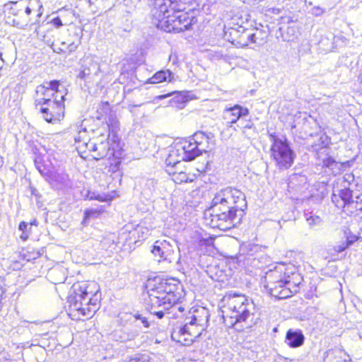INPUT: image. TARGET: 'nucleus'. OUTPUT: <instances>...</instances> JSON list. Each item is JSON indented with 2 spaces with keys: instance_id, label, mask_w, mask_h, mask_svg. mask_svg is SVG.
I'll list each match as a JSON object with an SVG mask.
<instances>
[{
  "instance_id": "10",
  "label": "nucleus",
  "mask_w": 362,
  "mask_h": 362,
  "mask_svg": "<svg viewBox=\"0 0 362 362\" xmlns=\"http://www.w3.org/2000/svg\"><path fill=\"white\" fill-rule=\"evenodd\" d=\"M78 78L86 83L97 82L101 77L99 59L95 56H86L82 61Z\"/></svg>"
},
{
  "instance_id": "27",
  "label": "nucleus",
  "mask_w": 362,
  "mask_h": 362,
  "mask_svg": "<svg viewBox=\"0 0 362 362\" xmlns=\"http://www.w3.org/2000/svg\"><path fill=\"white\" fill-rule=\"evenodd\" d=\"M180 153L177 151L175 146L170 151L168 157L165 160L166 169L174 170L177 168V165L180 164L182 159L180 158Z\"/></svg>"
},
{
  "instance_id": "22",
  "label": "nucleus",
  "mask_w": 362,
  "mask_h": 362,
  "mask_svg": "<svg viewBox=\"0 0 362 362\" xmlns=\"http://www.w3.org/2000/svg\"><path fill=\"white\" fill-rule=\"evenodd\" d=\"M349 356L341 349L329 350L326 352L324 362H346Z\"/></svg>"
},
{
  "instance_id": "20",
  "label": "nucleus",
  "mask_w": 362,
  "mask_h": 362,
  "mask_svg": "<svg viewBox=\"0 0 362 362\" xmlns=\"http://www.w3.org/2000/svg\"><path fill=\"white\" fill-rule=\"evenodd\" d=\"M305 341V337L300 329H290L287 331L285 338V342L291 348H298L301 346Z\"/></svg>"
},
{
  "instance_id": "1",
  "label": "nucleus",
  "mask_w": 362,
  "mask_h": 362,
  "mask_svg": "<svg viewBox=\"0 0 362 362\" xmlns=\"http://www.w3.org/2000/svg\"><path fill=\"white\" fill-rule=\"evenodd\" d=\"M247 208L245 194L230 187L218 191L204 213L206 223L213 228L227 230L240 223Z\"/></svg>"
},
{
  "instance_id": "11",
  "label": "nucleus",
  "mask_w": 362,
  "mask_h": 362,
  "mask_svg": "<svg viewBox=\"0 0 362 362\" xmlns=\"http://www.w3.org/2000/svg\"><path fill=\"white\" fill-rule=\"evenodd\" d=\"M303 281V276L300 274H296L291 276V281L288 282L282 281V284L276 283L275 290L265 288L267 293L278 299H284L296 293L299 290V286Z\"/></svg>"
},
{
  "instance_id": "30",
  "label": "nucleus",
  "mask_w": 362,
  "mask_h": 362,
  "mask_svg": "<svg viewBox=\"0 0 362 362\" xmlns=\"http://www.w3.org/2000/svg\"><path fill=\"white\" fill-rule=\"evenodd\" d=\"M242 26L237 28H229L224 35V37L230 42L233 45L239 47V37L241 32Z\"/></svg>"
},
{
  "instance_id": "42",
  "label": "nucleus",
  "mask_w": 362,
  "mask_h": 362,
  "mask_svg": "<svg viewBox=\"0 0 362 362\" xmlns=\"http://www.w3.org/2000/svg\"><path fill=\"white\" fill-rule=\"evenodd\" d=\"M9 361L10 355L7 352H2L0 354V361Z\"/></svg>"
},
{
  "instance_id": "46",
  "label": "nucleus",
  "mask_w": 362,
  "mask_h": 362,
  "mask_svg": "<svg viewBox=\"0 0 362 362\" xmlns=\"http://www.w3.org/2000/svg\"><path fill=\"white\" fill-rule=\"evenodd\" d=\"M62 47H59V49H55V48H53L54 51L56 52H65V48H66V43L65 42H62Z\"/></svg>"
},
{
  "instance_id": "40",
  "label": "nucleus",
  "mask_w": 362,
  "mask_h": 362,
  "mask_svg": "<svg viewBox=\"0 0 362 362\" xmlns=\"http://www.w3.org/2000/svg\"><path fill=\"white\" fill-rule=\"evenodd\" d=\"M109 128H112V131L118 127V122L116 119L115 117L112 115H110L108 117V121L107 122Z\"/></svg>"
},
{
  "instance_id": "3",
  "label": "nucleus",
  "mask_w": 362,
  "mask_h": 362,
  "mask_svg": "<svg viewBox=\"0 0 362 362\" xmlns=\"http://www.w3.org/2000/svg\"><path fill=\"white\" fill-rule=\"evenodd\" d=\"M254 310L253 303L243 295L229 293L223 296L221 301L223 318H228V326L237 330H243L251 326L248 319L254 315Z\"/></svg>"
},
{
  "instance_id": "43",
  "label": "nucleus",
  "mask_w": 362,
  "mask_h": 362,
  "mask_svg": "<svg viewBox=\"0 0 362 362\" xmlns=\"http://www.w3.org/2000/svg\"><path fill=\"white\" fill-rule=\"evenodd\" d=\"M119 165H120V161L117 160L115 162V163L114 165L112 164L110 165V168L112 172H116L119 169Z\"/></svg>"
},
{
  "instance_id": "2",
  "label": "nucleus",
  "mask_w": 362,
  "mask_h": 362,
  "mask_svg": "<svg viewBox=\"0 0 362 362\" xmlns=\"http://www.w3.org/2000/svg\"><path fill=\"white\" fill-rule=\"evenodd\" d=\"M146 288L148 296L146 308L159 319L163 318L165 311L168 310L173 303L179 301L181 297L179 285L173 283V280L160 278L149 279Z\"/></svg>"
},
{
  "instance_id": "14",
  "label": "nucleus",
  "mask_w": 362,
  "mask_h": 362,
  "mask_svg": "<svg viewBox=\"0 0 362 362\" xmlns=\"http://www.w3.org/2000/svg\"><path fill=\"white\" fill-rule=\"evenodd\" d=\"M175 240L171 241L163 240L155 242L153 247L151 250L154 256H158L160 259L159 261H166L169 263L177 260V254L175 249L177 248Z\"/></svg>"
},
{
  "instance_id": "34",
  "label": "nucleus",
  "mask_w": 362,
  "mask_h": 362,
  "mask_svg": "<svg viewBox=\"0 0 362 362\" xmlns=\"http://www.w3.org/2000/svg\"><path fill=\"white\" fill-rule=\"evenodd\" d=\"M18 229L22 232L20 235L21 239L23 241L27 240L31 233V227L29 226L28 223L25 221L21 222L18 226Z\"/></svg>"
},
{
  "instance_id": "49",
  "label": "nucleus",
  "mask_w": 362,
  "mask_h": 362,
  "mask_svg": "<svg viewBox=\"0 0 362 362\" xmlns=\"http://www.w3.org/2000/svg\"><path fill=\"white\" fill-rule=\"evenodd\" d=\"M133 317H134L135 320H141L144 317V316L139 313L134 314Z\"/></svg>"
},
{
  "instance_id": "19",
  "label": "nucleus",
  "mask_w": 362,
  "mask_h": 362,
  "mask_svg": "<svg viewBox=\"0 0 362 362\" xmlns=\"http://www.w3.org/2000/svg\"><path fill=\"white\" fill-rule=\"evenodd\" d=\"M190 139L197 146L198 151L201 153L207 152L210 151V140L213 138L211 133L206 134L202 132L195 133Z\"/></svg>"
},
{
  "instance_id": "17",
  "label": "nucleus",
  "mask_w": 362,
  "mask_h": 362,
  "mask_svg": "<svg viewBox=\"0 0 362 362\" xmlns=\"http://www.w3.org/2000/svg\"><path fill=\"white\" fill-rule=\"evenodd\" d=\"M249 110L246 107L235 105L232 107L226 108L223 113V118L226 121V125L231 127L232 124L235 123L240 117L247 116Z\"/></svg>"
},
{
  "instance_id": "4",
  "label": "nucleus",
  "mask_w": 362,
  "mask_h": 362,
  "mask_svg": "<svg viewBox=\"0 0 362 362\" xmlns=\"http://www.w3.org/2000/svg\"><path fill=\"white\" fill-rule=\"evenodd\" d=\"M209 317V311L204 307L194 310L183 326L173 329L172 339L184 346L190 345L206 329Z\"/></svg>"
},
{
  "instance_id": "26",
  "label": "nucleus",
  "mask_w": 362,
  "mask_h": 362,
  "mask_svg": "<svg viewBox=\"0 0 362 362\" xmlns=\"http://www.w3.org/2000/svg\"><path fill=\"white\" fill-rule=\"evenodd\" d=\"M47 173L49 181L54 187L58 188L60 185L66 184L68 180V175L64 172H48Z\"/></svg>"
},
{
  "instance_id": "37",
  "label": "nucleus",
  "mask_w": 362,
  "mask_h": 362,
  "mask_svg": "<svg viewBox=\"0 0 362 362\" xmlns=\"http://www.w3.org/2000/svg\"><path fill=\"white\" fill-rule=\"evenodd\" d=\"M88 198L89 199H95L100 202H110L112 200V197L109 194H96L95 192H93L88 194Z\"/></svg>"
},
{
  "instance_id": "18",
  "label": "nucleus",
  "mask_w": 362,
  "mask_h": 362,
  "mask_svg": "<svg viewBox=\"0 0 362 362\" xmlns=\"http://www.w3.org/2000/svg\"><path fill=\"white\" fill-rule=\"evenodd\" d=\"M311 148L313 151H317V158L321 160L320 164H322L323 167L331 169L333 173H337L339 170V164L332 157L327 156L328 153L326 148H318L317 145L312 146Z\"/></svg>"
},
{
  "instance_id": "41",
  "label": "nucleus",
  "mask_w": 362,
  "mask_h": 362,
  "mask_svg": "<svg viewBox=\"0 0 362 362\" xmlns=\"http://www.w3.org/2000/svg\"><path fill=\"white\" fill-rule=\"evenodd\" d=\"M93 300H98L96 296H90L88 298V300H85V302H83V308H91L93 307Z\"/></svg>"
},
{
  "instance_id": "5",
  "label": "nucleus",
  "mask_w": 362,
  "mask_h": 362,
  "mask_svg": "<svg viewBox=\"0 0 362 362\" xmlns=\"http://www.w3.org/2000/svg\"><path fill=\"white\" fill-rule=\"evenodd\" d=\"M354 180V176L351 173L339 178L338 182L343 188L334 187L332 196V201L334 205L348 215L356 214L362 210V192L353 191L349 187Z\"/></svg>"
},
{
  "instance_id": "48",
  "label": "nucleus",
  "mask_w": 362,
  "mask_h": 362,
  "mask_svg": "<svg viewBox=\"0 0 362 362\" xmlns=\"http://www.w3.org/2000/svg\"><path fill=\"white\" fill-rule=\"evenodd\" d=\"M141 323L144 325V326L146 328L149 327V322L148 319L144 316V317L141 320Z\"/></svg>"
},
{
  "instance_id": "23",
  "label": "nucleus",
  "mask_w": 362,
  "mask_h": 362,
  "mask_svg": "<svg viewBox=\"0 0 362 362\" xmlns=\"http://www.w3.org/2000/svg\"><path fill=\"white\" fill-rule=\"evenodd\" d=\"M75 141L78 144L77 150L79 153H86V151H90V146L88 144H94V141H91L90 139L86 138V131L83 129L80 131L77 136L75 137Z\"/></svg>"
},
{
  "instance_id": "12",
  "label": "nucleus",
  "mask_w": 362,
  "mask_h": 362,
  "mask_svg": "<svg viewBox=\"0 0 362 362\" xmlns=\"http://www.w3.org/2000/svg\"><path fill=\"white\" fill-rule=\"evenodd\" d=\"M59 83L58 81L45 82L43 84L37 86L35 90L36 99L35 105H50L52 100L57 97L59 98L58 90Z\"/></svg>"
},
{
  "instance_id": "51",
  "label": "nucleus",
  "mask_w": 362,
  "mask_h": 362,
  "mask_svg": "<svg viewBox=\"0 0 362 362\" xmlns=\"http://www.w3.org/2000/svg\"><path fill=\"white\" fill-rule=\"evenodd\" d=\"M4 65V60L2 59V54L0 52V69L2 68Z\"/></svg>"
},
{
  "instance_id": "6",
  "label": "nucleus",
  "mask_w": 362,
  "mask_h": 362,
  "mask_svg": "<svg viewBox=\"0 0 362 362\" xmlns=\"http://www.w3.org/2000/svg\"><path fill=\"white\" fill-rule=\"evenodd\" d=\"M99 286L95 281H82L73 285L72 291L68 298L69 307L72 311L84 317H90L98 309V300H93V307L91 308H83V302L90 296H97Z\"/></svg>"
},
{
  "instance_id": "33",
  "label": "nucleus",
  "mask_w": 362,
  "mask_h": 362,
  "mask_svg": "<svg viewBox=\"0 0 362 362\" xmlns=\"http://www.w3.org/2000/svg\"><path fill=\"white\" fill-rule=\"evenodd\" d=\"M110 112V104L107 102H101L98 106L96 118L98 119H102L104 116L108 115Z\"/></svg>"
},
{
  "instance_id": "39",
  "label": "nucleus",
  "mask_w": 362,
  "mask_h": 362,
  "mask_svg": "<svg viewBox=\"0 0 362 362\" xmlns=\"http://www.w3.org/2000/svg\"><path fill=\"white\" fill-rule=\"evenodd\" d=\"M325 8L320 6H314L310 10V13L315 16H321L325 13Z\"/></svg>"
},
{
  "instance_id": "38",
  "label": "nucleus",
  "mask_w": 362,
  "mask_h": 362,
  "mask_svg": "<svg viewBox=\"0 0 362 362\" xmlns=\"http://www.w3.org/2000/svg\"><path fill=\"white\" fill-rule=\"evenodd\" d=\"M354 242V240H347L345 242L340 243L333 247V250L337 252H341L346 250L350 245Z\"/></svg>"
},
{
  "instance_id": "21",
  "label": "nucleus",
  "mask_w": 362,
  "mask_h": 362,
  "mask_svg": "<svg viewBox=\"0 0 362 362\" xmlns=\"http://www.w3.org/2000/svg\"><path fill=\"white\" fill-rule=\"evenodd\" d=\"M170 95H173V98L170 100L172 105H175L178 108H182L185 104L189 100L187 92H175L166 95H161L157 98L159 100H162Z\"/></svg>"
},
{
  "instance_id": "36",
  "label": "nucleus",
  "mask_w": 362,
  "mask_h": 362,
  "mask_svg": "<svg viewBox=\"0 0 362 362\" xmlns=\"http://www.w3.org/2000/svg\"><path fill=\"white\" fill-rule=\"evenodd\" d=\"M184 310L185 308L178 303V301H177L176 303H173V305H171L168 310L165 311V315H170L172 313L174 317H177V312L182 313Z\"/></svg>"
},
{
  "instance_id": "31",
  "label": "nucleus",
  "mask_w": 362,
  "mask_h": 362,
  "mask_svg": "<svg viewBox=\"0 0 362 362\" xmlns=\"http://www.w3.org/2000/svg\"><path fill=\"white\" fill-rule=\"evenodd\" d=\"M239 40V47H247L252 44L250 29L242 26Z\"/></svg>"
},
{
  "instance_id": "35",
  "label": "nucleus",
  "mask_w": 362,
  "mask_h": 362,
  "mask_svg": "<svg viewBox=\"0 0 362 362\" xmlns=\"http://www.w3.org/2000/svg\"><path fill=\"white\" fill-rule=\"evenodd\" d=\"M103 209H87L84 212V218L83 222L86 221L89 218H94L99 216V215L103 212Z\"/></svg>"
},
{
  "instance_id": "9",
  "label": "nucleus",
  "mask_w": 362,
  "mask_h": 362,
  "mask_svg": "<svg viewBox=\"0 0 362 362\" xmlns=\"http://www.w3.org/2000/svg\"><path fill=\"white\" fill-rule=\"evenodd\" d=\"M296 274H300L297 267L293 264L278 263L273 268L269 269L264 276L263 281L264 288L275 290L276 283L282 284V281L288 282L291 281V276Z\"/></svg>"
},
{
  "instance_id": "8",
  "label": "nucleus",
  "mask_w": 362,
  "mask_h": 362,
  "mask_svg": "<svg viewBox=\"0 0 362 362\" xmlns=\"http://www.w3.org/2000/svg\"><path fill=\"white\" fill-rule=\"evenodd\" d=\"M272 141L271 146V157L276 165L281 170L289 168L293 163L295 154L290 147L286 139H280L274 134H270Z\"/></svg>"
},
{
  "instance_id": "25",
  "label": "nucleus",
  "mask_w": 362,
  "mask_h": 362,
  "mask_svg": "<svg viewBox=\"0 0 362 362\" xmlns=\"http://www.w3.org/2000/svg\"><path fill=\"white\" fill-rule=\"evenodd\" d=\"M250 29L252 44L257 45H263L268 36L267 31L259 28H253Z\"/></svg>"
},
{
  "instance_id": "32",
  "label": "nucleus",
  "mask_w": 362,
  "mask_h": 362,
  "mask_svg": "<svg viewBox=\"0 0 362 362\" xmlns=\"http://www.w3.org/2000/svg\"><path fill=\"white\" fill-rule=\"evenodd\" d=\"M305 216L308 224L311 227L320 226L322 223V218L313 212L305 213Z\"/></svg>"
},
{
  "instance_id": "53",
  "label": "nucleus",
  "mask_w": 362,
  "mask_h": 362,
  "mask_svg": "<svg viewBox=\"0 0 362 362\" xmlns=\"http://www.w3.org/2000/svg\"><path fill=\"white\" fill-rule=\"evenodd\" d=\"M40 173L41 174H46L47 173L44 172V170L41 169L40 167H37Z\"/></svg>"
},
{
  "instance_id": "24",
  "label": "nucleus",
  "mask_w": 362,
  "mask_h": 362,
  "mask_svg": "<svg viewBox=\"0 0 362 362\" xmlns=\"http://www.w3.org/2000/svg\"><path fill=\"white\" fill-rule=\"evenodd\" d=\"M307 177L305 175L293 173L288 178V187L290 189L298 190L306 185Z\"/></svg>"
},
{
  "instance_id": "13",
  "label": "nucleus",
  "mask_w": 362,
  "mask_h": 362,
  "mask_svg": "<svg viewBox=\"0 0 362 362\" xmlns=\"http://www.w3.org/2000/svg\"><path fill=\"white\" fill-rule=\"evenodd\" d=\"M64 95L61 94L59 99L57 97L52 100L50 105H39L40 112L43 118L50 123H55L61 120L64 116Z\"/></svg>"
},
{
  "instance_id": "44",
  "label": "nucleus",
  "mask_w": 362,
  "mask_h": 362,
  "mask_svg": "<svg viewBox=\"0 0 362 362\" xmlns=\"http://www.w3.org/2000/svg\"><path fill=\"white\" fill-rule=\"evenodd\" d=\"M128 362H149L144 358H134L129 360Z\"/></svg>"
},
{
  "instance_id": "45",
  "label": "nucleus",
  "mask_w": 362,
  "mask_h": 362,
  "mask_svg": "<svg viewBox=\"0 0 362 362\" xmlns=\"http://www.w3.org/2000/svg\"><path fill=\"white\" fill-rule=\"evenodd\" d=\"M78 47V45L75 44V43H70L68 46H67V49H69V52H74L76 49V48Z\"/></svg>"
},
{
  "instance_id": "7",
  "label": "nucleus",
  "mask_w": 362,
  "mask_h": 362,
  "mask_svg": "<svg viewBox=\"0 0 362 362\" xmlns=\"http://www.w3.org/2000/svg\"><path fill=\"white\" fill-rule=\"evenodd\" d=\"M42 6L37 0H20L10 4L6 22L20 28L30 23H36L40 17Z\"/></svg>"
},
{
  "instance_id": "47",
  "label": "nucleus",
  "mask_w": 362,
  "mask_h": 362,
  "mask_svg": "<svg viewBox=\"0 0 362 362\" xmlns=\"http://www.w3.org/2000/svg\"><path fill=\"white\" fill-rule=\"evenodd\" d=\"M52 21H53L54 25H55L57 27H59V26L62 25L61 19L59 18H58V17L54 18Z\"/></svg>"
},
{
  "instance_id": "16",
  "label": "nucleus",
  "mask_w": 362,
  "mask_h": 362,
  "mask_svg": "<svg viewBox=\"0 0 362 362\" xmlns=\"http://www.w3.org/2000/svg\"><path fill=\"white\" fill-rule=\"evenodd\" d=\"M177 151H179L180 158L184 161H190L196 157L201 155L198 151L197 146L190 139V138L182 139L177 142L174 146Z\"/></svg>"
},
{
  "instance_id": "28",
  "label": "nucleus",
  "mask_w": 362,
  "mask_h": 362,
  "mask_svg": "<svg viewBox=\"0 0 362 362\" xmlns=\"http://www.w3.org/2000/svg\"><path fill=\"white\" fill-rule=\"evenodd\" d=\"M173 79V74L170 70H161L157 71L151 78L148 80L149 83H158L168 81L171 82Z\"/></svg>"
},
{
  "instance_id": "15",
  "label": "nucleus",
  "mask_w": 362,
  "mask_h": 362,
  "mask_svg": "<svg viewBox=\"0 0 362 362\" xmlns=\"http://www.w3.org/2000/svg\"><path fill=\"white\" fill-rule=\"evenodd\" d=\"M109 135L100 134L94 144H88L91 156L95 160H100L108 156H113L114 151L110 148L108 141Z\"/></svg>"
},
{
  "instance_id": "52",
  "label": "nucleus",
  "mask_w": 362,
  "mask_h": 362,
  "mask_svg": "<svg viewBox=\"0 0 362 362\" xmlns=\"http://www.w3.org/2000/svg\"><path fill=\"white\" fill-rule=\"evenodd\" d=\"M4 165V159L3 158L0 156V168Z\"/></svg>"
},
{
  "instance_id": "29",
  "label": "nucleus",
  "mask_w": 362,
  "mask_h": 362,
  "mask_svg": "<svg viewBox=\"0 0 362 362\" xmlns=\"http://www.w3.org/2000/svg\"><path fill=\"white\" fill-rule=\"evenodd\" d=\"M166 171L172 176V180L177 184L191 182L193 181V175H189L185 172H177L171 169H166Z\"/></svg>"
},
{
  "instance_id": "50",
  "label": "nucleus",
  "mask_w": 362,
  "mask_h": 362,
  "mask_svg": "<svg viewBox=\"0 0 362 362\" xmlns=\"http://www.w3.org/2000/svg\"><path fill=\"white\" fill-rule=\"evenodd\" d=\"M29 226L31 227L32 226H37V221L36 219L33 220L30 223H28Z\"/></svg>"
}]
</instances>
